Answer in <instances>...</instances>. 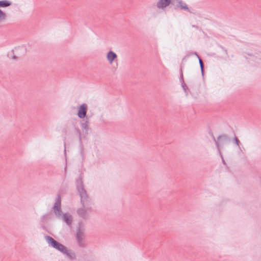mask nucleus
Wrapping results in <instances>:
<instances>
[{
    "instance_id": "obj_1",
    "label": "nucleus",
    "mask_w": 261,
    "mask_h": 261,
    "mask_svg": "<svg viewBox=\"0 0 261 261\" xmlns=\"http://www.w3.org/2000/svg\"><path fill=\"white\" fill-rule=\"evenodd\" d=\"M76 188L81 198L80 202L82 205V207L77 209L76 212L80 217L86 219L87 218L86 209L90 210L91 208V199L84 187L82 173H80L79 177L76 179Z\"/></svg>"
},
{
    "instance_id": "obj_2",
    "label": "nucleus",
    "mask_w": 261,
    "mask_h": 261,
    "mask_svg": "<svg viewBox=\"0 0 261 261\" xmlns=\"http://www.w3.org/2000/svg\"><path fill=\"white\" fill-rule=\"evenodd\" d=\"M44 238L48 245L65 255L71 260L76 259V254L74 251L68 249L65 246L59 242L49 236H45Z\"/></svg>"
},
{
    "instance_id": "obj_3",
    "label": "nucleus",
    "mask_w": 261,
    "mask_h": 261,
    "mask_svg": "<svg viewBox=\"0 0 261 261\" xmlns=\"http://www.w3.org/2000/svg\"><path fill=\"white\" fill-rule=\"evenodd\" d=\"M231 138L227 134H222L218 135L215 142V145L219 155H221L220 146L229 143L231 142Z\"/></svg>"
},
{
    "instance_id": "obj_4",
    "label": "nucleus",
    "mask_w": 261,
    "mask_h": 261,
    "mask_svg": "<svg viewBox=\"0 0 261 261\" xmlns=\"http://www.w3.org/2000/svg\"><path fill=\"white\" fill-rule=\"evenodd\" d=\"M52 210L57 218H60L64 214L61 208V197L59 194L57 195L55 202L52 207Z\"/></svg>"
},
{
    "instance_id": "obj_5",
    "label": "nucleus",
    "mask_w": 261,
    "mask_h": 261,
    "mask_svg": "<svg viewBox=\"0 0 261 261\" xmlns=\"http://www.w3.org/2000/svg\"><path fill=\"white\" fill-rule=\"evenodd\" d=\"M184 65L182 63L180 64V77H179V82L181 84V86L184 91V92L186 95H188V93L190 92V91L187 85V84L185 82L184 74H183V69L184 67Z\"/></svg>"
},
{
    "instance_id": "obj_6",
    "label": "nucleus",
    "mask_w": 261,
    "mask_h": 261,
    "mask_svg": "<svg viewBox=\"0 0 261 261\" xmlns=\"http://www.w3.org/2000/svg\"><path fill=\"white\" fill-rule=\"evenodd\" d=\"M77 115L80 118H84L87 116L88 106L85 103L79 105L77 107Z\"/></svg>"
},
{
    "instance_id": "obj_7",
    "label": "nucleus",
    "mask_w": 261,
    "mask_h": 261,
    "mask_svg": "<svg viewBox=\"0 0 261 261\" xmlns=\"http://www.w3.org/2000/svg\"><path fill=\"white\" fill-rule=\"evenodd\" d=\"M81 119L80 121V124L82 127V129L84 131L85 134H88V131L90 129L89 126V117L86 116L84 118H80Z\"/></svg>"
},
{
    "instance_id": "obj_8",
    "label": "nucleus",
    "mask_w": 261,
    "mask_h": 261,
    "mask_svg": "<svg viewBox=\"0 0 261 261\" xmlns=\"http://www.w3.org/2000/svg\"><path fill=\"white\" fill-rule=\"evenodd\" d=\"M170 4L174 5V0H160L157 3L156 6L159 9L164 10Z\"/></svg>"
},
{
    "instance_id": "obj_9",
    "label": "nucleus",
    "mask_w": 261,
    "mask_h": 261,
    "mask_svg": "<svg viewBox=\"0 0 261 261\" xmlns=\"http://www.w3.org/2000/svg\"><path fill=\"white\" fill-rule=\"evenodd\" d=\"M177 2V4L176 5L175 7H174L175 9H176L177 8H179L180 10H185L187 12H189L191 13H192L193 12H191L189 8L188 5L184 2L182 0H176Z\"/></svg>"
},
{
    "instance_id": "obj_10",
    "label": "nucleus",
    "mask_w": 261,
    "mask_h": 261,
    "mask_svg": "<svg viewBox=\"0 0 261 261\" xmlns=\"http://www.w3.org/2000/svg\"><path fill=\"white\" fill-rule=\"evenodd\" d=\"M61 218L66 224L71 226L72 223V216L68 213H65L61 216Z\"/></svg>"
},
{
    "instance_id": "obj_11",
    "label": "nucleus",
    "mask_w": 261,
    "mask_h": 261,
    "mask_svg": "<svg viewBox=\"0 0 261 261\" xmlns=\"http://www.w3.org/2000/svg\"><path fill=\"white\" fill-rule=\"evenodd\" d=\"M117 58V54L111 50H109L107 54V59L110 64H112Z\"/></svg>"
},
{
    "instance_id": "obj_12",
    "label": "nucleus",
    "mask_w": 261,
    "mask_h": 261,
    "mask_svg": "<svg viewBox=\"0 0 261 261\" xmlns=\"http://www.w3.org/2000/svg\"><path fill=\"white\" fill-rule=\"evenodd\" d=\"M194 55H195L197 57V58L199 60V63L200 67L201 75H202V76L203 77H204L205 71H204V65L203 62L201 57L198 54V53L197 52H194Z\"/></svg>"
},
{
    "instance_id": "obj_13",
    "label": "nucleus",
    "mask_w": 261,
    "mask_h": 261,
    "mask_svg": "<svg viewBox=\"0 0 261 261\" xmlns=\"http://www.w3.org/2000/svg\"><path fill=\"white\" fill-rule=\"evenodd\" d=\"M74 129L77 134V137H78V138H79V143H80V146L81 147V151L82 152H83V142H82V134H81V130L80 129V128L77 127H76L75 126V125H74Z\"/></svg>"
},
{
    "instance_id": "obj_14",
    "label": "nucleus",
    "mask_w": 261,
    "mask_h": 261,
    "mask_svg": "<svg viewBox=\"0 0 261 261\" xmlns=\"http://www.w3.org/2000/svg\"><path fill=\"white\" fill-rule=\"evenodd\" d=\"M83 226H84V225L82 222H80L79 223L78 227L76 229V232L75 233V237H83V236H84V232H83Z\"/></svg>"
},
{
    "instance_id": "obj_15",
    "label": "nucleus",
    "mask_w": 261,
    "mask_h": 261,
    "mask_svg": "<svg viewBox=\"0 0 261 261\" xmlns=\"http://www.w3.org/2000/svg\"><path fill=\"white\" fill-rule=\"evenodd\" d=\"M78 246L82 248L85 247V243L83 237H75Z\"/></svg>"
},
{
    "instance_id": "obj_16",
    "label": "nucleus",
    "mask_w": 261,
    "mask_h": 261,
    "mask_svg": "<svg viewBox=\"0 0 261 261\" xmlns=\"http://www.w3.org/2000/svg\"><path fill=\"white\" fill-rule=\"evenodd\" d=\"M12 5V2L9 0L0 1V8H6Z\"/></svg>"
},
{
    "instance_id": "obj_17",
    "label": "nucleus",
    "mask_w": 261,
    "mask_h": 261,
    "mask_svg": "<svg viewBox=\"0 0 261 261\" xmlns=\"http://www.w3.org/2000/svg\"><path fill=\"white\" fill-rule=\"evenodd\" d=\"M233 135H234V137H233V142L236 145H237L238 146V147L241 149L240 145H241V143L240 140H239V139L238 138V137L236 136L235 133L234 132H233Z\"/></svg>"
},
{
    "instance_id": "obj_18",
    "label": "nucleus",
    "mask_w": 261,
    "mask_h": 261,
    "mask_svg": "<svg viewBox=\"0 0 261 261\" xmlns=\"http://www.w3.org/2000/svg\"><path fill=\"white\" fill-rule=\"evenodd\" d=\"M7 17L6 13L0 9V23L4 21Z\"/></svg>"
},
{
    "instance_id": "obj_19",
    "label": "nucleus",
    "mask_w": 261,
    "mask_h": 261,
    "mask_svg": "<svg viewBox=\"0 0 261 261\" xmlns=\"http://www.w3.org/2000/svg\"><path fill=\"white\" fill-rule=\"evenodd\" d=\"M194 52L193 51H192V52H190L188 54H187L182 59V62H184V61H186L187 60V59L189 58L192 55H194ZM183 64L184 65V64L183 63V62L181 63V64Z\"/></svg>"
},
{
    "instance_id": "obj_20",
    "label": "nucleus",
    "mask_w": 261,
    "mask_h": 261,
    "mask_svg": "<svg viewBox=\"0 0 261 261\" xmlns=\"http://www.w3.org/2000/svg\"><path fill=\"white\" fill-rule=\"evenodd\" d=\"M208 134L209 135L211 136V137H212L213 140L214 141V142L215 143L217 139L215 138L214 134H213V131L212 130V129L210 127H208Z\"/></svg>"
},
{
    "instance_id": "obj_21",
    "label": "nucleus",
    "mask_w": 261,
    "mask_h": 261,
    "mask_svg": "<svg viewBox=\"0 0 261 261\" xmlns=\"http://www.w3.org/2000/svg\"><path fill=\"white\" fill-rule=\"evenodd\" d=\"M47 215H48L47 214H45L41 216V219H40L41 222H43L44 221V220L47 219H51V217H48V218L47 217Z\"/></svg>"
},
{
    "instance_id": "obj_22",
    "label": "nucleus",
    "mask_w": 261,
    "mask_h": 261,
    "mask_svg": "<svg viewBox=\"0 0 261 261\" xmlns=\"http://www.w3.org/2000/svg\"><path fill=\"white\" fill-rule=\"evenodd\" d=\"M220 156H221V159H222V162L223 164V165H226V162H225V160H224V158H223V157L222 154L221 153V155H220Z\"/></svg>"
},
{
    "instance_id": "obj_23",
    "label": "nucleus",
    "mask_w": 261,
    "mask_h": 261,
    "mask_svg": "<svg viewBox=\"0 0 261 261\" xmlns=\"http://www.w3.org/2000/svg\"><path fill=\"white\" fill-rule=\"evenodd\" d=\"M41 228H42L43 230H45L46 231H47V232L49 233V231H48V230H47V228H46V227L44 225H41Z\"/></svg>"
},
{
    "instance_id": "obj_24",
    "label": "nucleus",
    "mask_w": 261,
    "mask_h": 261,
    "mask_svg": "<svg viewBox=\"0 0 261 261\" xmlns=\"http://www.w3.org/2000/svg\"><path fill=\"white\" fill-rule=\"evenodd\" d=\"M12 58L13 60H15V61H17L18 60V58L17 56H16V55H13L12 56Z\"/></svg>"
},
{
    "instance_id": "obj_25",
    "label": "nucleus",
    "mask_w": 261,
    "mask_h": 261,
    "mask_svg": "<svg viewBox=\"0 0 261 261\" xmlns=\"http://www.w3.org/2000/svg\"><path fill=\"white\" fill-rule=\"evenodd\" d=\"M220 47L225 52L226 54H227V50L226 49H225L224 47H223L222 46L220 45Z\"/></svg>"
},
{
    "instance_id": "obj_26",
    "label": "nucleus",
    "mask_w": 261,
    "mask_h": 261,
    "mask_svg": "<svg viewBox=\"0 0 261 261\" xmlns=\"http://www.w3.org/2000/svg\"><path fill=\"white\" fill-rule=\"evenodd\" d=\"M64 154H65V156L66 155V142H64Z\"/></svg>"
},
{
    "instance_id": "obj_27",
    "label": "nucleus",
    "mask_w": 261,
    "mask_h": 261,
    "mask_svg": "<svg viewBox=\"0 0 261 261\" xmlns=\"http://www.w3.org/2000/svg\"><path fill=\"white\" fill-rule=\"evenodd\" d=\"M245 54H246L247 55H248V56H253L252 53H245Z\"/></svg>"
},
{
    "instance_id": "obj_28",
    "label": "nucleus",
    "mask_w": 261,
    "mask_h": 261,
    "mask_svg": "<svg viewBox=\"0 0 261 261\" xmlns=\"http://www.w3.org/2000/svg\"><path fill=\"white\" fill-rule=\"evenodd\" d=\"M229 127H230L231 128V129H232V132H233V128L230 126V125H229Z\"/></svg>"
},
{
    "instance_id": "obj_29",
    "label": "nucleus",
    "mask_w": 261,
    "mask_h": 261,
    "mask_svg": "<svg viewBox=\"0 0 261 261\" xmlns=\"http://www.w3.org/2000/svg\"><path fill=\"white\" fill-rule=\"evenodd\" d=\"M190 87L193 88L194 87V86L190 85Z\"/></svg>"
}]
</instances>
